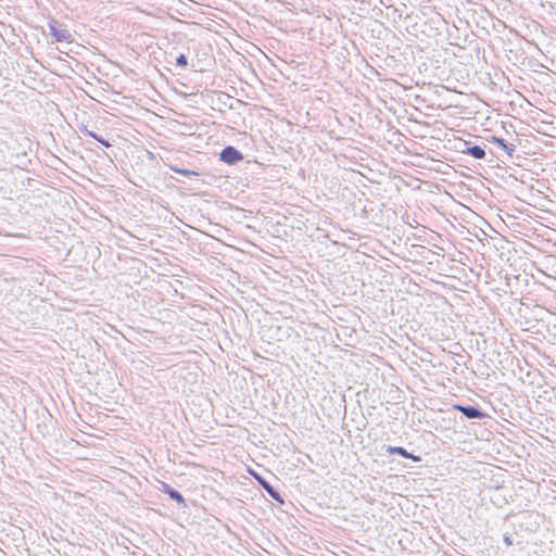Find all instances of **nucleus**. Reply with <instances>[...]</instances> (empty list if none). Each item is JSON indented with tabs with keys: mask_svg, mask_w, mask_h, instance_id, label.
<instances>
[{
	"mask_svg": "<svg viewBox=\"0 0 556 556\" xmlns=\"http://www.w3.org/2000/svg\"><path fill=\"white\" fill-rule=\"evenodd\" d=\"M454 407L468 419H480L484 417V414L475 406L455 405Z\"/></svg>",
	"mask_w": 556,
	"mask_h": 556,
	"instance_id": "obj_3",
	"label": "nucleus"
},
{
	"mask_svg": "<svg viewBox=\"0 0 556 556\" xmlns=\"http://www.w3.org/2000/svg\"><path fill=\"white\" fill-rule=\"evenodd\" d=\"M493 142L497 144L500 148H502L504 151H506L509 155H513L515 152V146L511 143H506V141L502 138L493 137Z\"/></svg>",
	"mask_w": 556,
	"mask_h": 556,
	"instance_id": "obj_7",
	"label": "nucleus"
},
{
	"mask_svg": "<svg viewBox=\"0 0 556 556\" xmlns=\"http://www.w3.org/2000/svg\"><path fill=\"white\" fill-rule=\"evenodd\" d=\"M263 485H264V488L266 489V491L268 492V494H269L273 498H275V500H278V501L282 502V500L280 498V496H279L278 492H276V491L274 490V488H273V486H270L268 483H264Z\"/></svg>",
	"mask_w": 556,
	"mask_h": 556,
	"instance_id": "obj_9",
	"label": "nucleus"
},
{
	"mask_svg": "<svg viewBox=\"0 0 556 556\" xmlns=\"http://www.w3.org/2000/svg\"><path fill=\"white\" fill-rule=\"evenodd\" d=\"M176 65H178L180 67H186L188 65L187 56L185 54H179L176 58Z\"/></svg>",
	"mask_w": 556,
	"mask_h": 556,
	"instance_id": "obj_10",
	"label": "nucleus"
},
{
	"mask_svg": "<svg viewBox=\"0 0 556 556\" xmlns=\"http://www.w3.org/2000/svg\"><path fill=\"white\" fill-rule=\"evenodd\" d=\"M504 542H505V544H506V545H508V546L513 545V540H511L509 536H505V538H504Z\"/></svg>",
	"mask_w": 556,
	"mask_h": 556,
	"instance_id": "obj_12",
	"label": "nucleus"
},
{
	"mask_svg": "<svg viewBox=\"0 0 556 556\" xmlns=\"http://www.w3.org/2000/svg\"><path fill=\"white\" fill-rule=\"evenodd\" d=\"M243 159L242 154L231 146L226 147L220 152V160L228 164H236Z\"/></svg>",
	"mask_w": 556,
	"mask_h": 556,
	"instance_id": "obj_2",
	"label": "nucleus"
},
{
	"mask_svg": "<svg viewBox=\"0 0 556 556\" xmlns=\"http://www.w3.org/2000/svg\"><path fill=\"white\" fill-rule=\"evenodd\" d=\"M463 153L469 154L477 160H482L485 157V150L480 146L467 147L463 150Z\"/></svg>",
	"mask_w": 556,
	"mask_h": 556,
	"instance_id": "obj_6",
	"label": "nucleus"
},
{
	"mask_svg": "<svg viewBox=\"0 0 556 556\" xmlns=\"http://www.w3.org/2000/svg\"><path fill=\"white\" fill-rule=\"evenodd\" d=\"M387 452L389 454L401 455V456H403L405 458H408V459H412L414 462H419L420 460L419 456L413 455L412 453L407 452L404 447H401V446H388L387 447Z\"/></svg>",
	"mask_w": 556,
	"mask_h": 556,
	"instance_id": "obj_5",
	"label": "nucleus"
},
{
	"mask_svg": "<svg viewBox=\"0 0 556 556\" xmlns=\"http://www.w3.org/2000/svg\"><path fill=\"white\" fill-rule=\"evenodd\" d=\"M83 132L87 136H90L92 138H94L97 141H99L100 143L104 144V137H102L101 135L97 134L96 131L93 130H89L87 128V126L84 128Z\"/></svg>",
	"mask_w": 556,
	"mask_h": 556,
	"instance_id": "obj_8",
	"label": "nucleus"
},
{
	"mask_svg": "<svg viewBox=\"0 0 556 556\" xmlns=\"http://www.w3.org/2000/svg\"><path fill=\"white\" fill-rule=\"evenodd\" d=\"M49 29L55 41L71 42L73 40V36L66 26L55 20L49 22Z\"/></svg>",
	"mask_w": 556,
	"mask_h": 556,
	"instance_id": "obj_1",
	"label": "nucleus"
},
{
	"mask_svg": "<svg viewBox=\"0 0 556 556\" xmlns=\"http://www.w3.org/2000/svg\"><path fill=\"white\" fill-rule=\"evenodd\" d=\"M177 172L182 175H186V176H197L198 175L195 172L188 170V169H177Z\"/></svg>",
	"mask_w": 556,
	"mask_h": 556,
	"instance_id": "obj_11",
	"label": "nucleus"
},
{
	"mask_svg": "<svg viewBox=\"0 0 556 556\" xmlns=\"http://www.w3.org/2000/svg\"><path fill=\"white\" fill-rule=\"evenodd\" d=\"M160 490L162 492L168 494V496L173 501L177 502L179 505L186 506V502H185L184 496L178 491H176L175 489L170 488L167 483L162 482V486H161Z\"/></svg>",
	"mask_w": 556,
	"mask_h": 556,
	"instance_id": "obj_4",
	"label": "nucleus"
}]
</instances>
